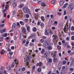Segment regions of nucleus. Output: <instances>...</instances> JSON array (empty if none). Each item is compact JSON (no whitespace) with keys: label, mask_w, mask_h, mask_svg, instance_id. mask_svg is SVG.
I'll list each match as a JSON object with an SVG mask.
<instances>
[{"label":"nucleus","mask_w":74,"mask_h":74,"mask_svg":"<svg viewBox=\"0 0 74 74\" xmlns=\"http://www.w3.org/2000/svg\"><path fill=\"white\" fill-rule=\"evenodd\" d=\"M55 3V1H53L51 2V3L52 4H54Z\"/></svg>","instance_id":"37998d69"},{"label":"nucleus","mask_w":74,"mask_h":74,"mask_svg":"<svg viewBox=\"0 0 74 74\" xmlns=\"http://www.w3.org/2000/svg\"><path fill=\"white\" fill-rule=\"evenodd\" d=\"M32 31L34 32H36L37 31V29L36 28H34L33 29Z\"/></svg>","instance_id":"f704fd0d"},{"label":"nucleus","mask_w":74,"mask_h":74,"mask_svg":"<svg viewBox=\"0 0 74 74\" xmlns=\"http://www.w3.org/2000/svg\"><path fill=\"white\" fill-rule=\"evenodd\" d=\"M9 54L10 55H12V54H13V52H9Z\"/></svg>","instance_id":"79ce46f5"},{"label":"nucleus","mask_w":74,"mask_h":74,"mask_svg":"<svg viewBox=\"0 0 74 74\" xmlns=\"http://www.w3.org/2000/svg\"><path fill=\"white\" fill-rule=\"evenodd\" d=\"M41 19L42 21H44V17L43 16H41Z\"/></svg>","instance_id":"7c9ffc66"},{"label":"nucleus","mask_w":74,"mask_h":74,"mask_svg":"<svg viewBox=\"0 0 74 74\" xmlns=\"http://www.w3.org/2000/svg\"><path fill=\"white\" fill-rule=\"evenodd\" d=\"M52 59L49 58L48 61V62L50 63H52Z\"/></svg>","instance_id":"6ab92c4d"},{"label":"nucleus","mask_w":74,"mask_h":74,"mask_svg":"<svg viewBox=\"0 0 74 74\" xmlns=\"http://www.w3.org/2000/svg\"><path fill=\"white\" fill-rule=\"evenodd\" d=\"M3 38H1V37H0V41H3Z\"/></svg>","instance_id":"6e6d98bb"},{"label":"nucleus","mask_w":74,"mask_h":74,"mask_svg":"<svg viewBox=\"0 0 74 74\" xmlns=\"http://www.w3.org/2000/svg\"><path fill=\"white\" fill-rule=\"evenodd\" d=\"M14 66H15V62H13L12 63V67H14Z\"/></svg>","instance_id":"72a5a7b5"},{"label":"nucleus","mask_w":74,"mask_h":74,"mask_svg":"<svg viewBox=\"0 0 74 74\" xmlns=\"http://www.w3.org/2000/svg\"><path fill=\"white\" fill-rule=\"evenodd\" d=\"M49 33H50V35H52L53 34V32L51 30H50L49 31Z\"/></svg>","instance_id":"5701e85b"},{"label":"nucleus","mask_w":74,"mask_h":74,"mask_svg":"<svg viewBox=\"0 0 74 74\" xmlns=\"http://www.w3.org/2000/svg\"><path fill=\"white\" fill-rule=\"evenodd\" d=\"M64 15H66V11L64 10Z\"/></svg>","instance_id":"13d9d810"},{"label":"nucleus","mask_w":74,"mask_h":74,"mask_svg":"<svg viewBox=\"0 0 74 74\" xmlns=\"http://www.w3.org/2000/svg\"><path fill=\"white\" fill-rule=\"evenodd\" d=\"M47 38V37L45 36H43V37H42V38H43V39H46Z\"/></svg>","instance_id":"864d4df0"},{"label":"nucleus","mask_w":74,"mask_h":74,"mask_svg":"<svg viewBox=\"0 0 74 74\" xmlns=\"http://www.w3.org/2000/svg\"><path fill=\"white\" fill-rule=\"evenodd\" d=\"M4 73L5 74H8V73H7V71L5 70H4Z\"/></svg>","instance_id":"69168bd1"},{"label":"nucleus","mask_w":74,"mask_h":74,"mask_svg":"<svg viewBox=\"0 0 74 74\" xmlns=\"http://www.w3.org/2000/svg\"><path fill=\"white\" fill-rule=\"evenodd\" d=\"M44 53H45V49L43 48L42 49L41 51L40 52V53L42 55H43Z\"/></svg>","instance_id":"9d476101"},{"label":"nucleus","mask_w":74,"mask_h":74,"mask_svg":"<svg viewBox=\"0 0 74 74\" xmlns=\"http://www.w3.org/2000/svg\"><path fill=\"white\" fill-rule=\"evenodd\" d=\"M12 3L13 7H15V6H16V2L15 1H12Z\"/></svg>","instance_id":"39448f33"},{"label":"nucleus","mask_w":74,"mask_h":74,"mask_svg":"<svg viewBox=\"0 0 74 74\" xmlns=\"http://www.w3.org/2000/svg\"><path fill=\"white\" fill-rule=\"evenodd\" d=\"M22 32L23 33H26V30L25 29H23L22 30Z\"/></svg>","instance_id":"b1692460"},{"label":"nucleus","mask_w":74,"mask_h":74,"mask_svg":"<svg viewBox=\"0 0 74 74\" xmlns=\"http://www.w3.org/2000/svg\"><path fill=\"white\" fill-rule=\"evenodd\" d=\"M73 64H74V62H73V61H72L71 62V64H70V66H72V65H73Z\"/></svg>","instance_id":"473e14b6"},{"label":"nucleus","mask_w":74,"mask_h":74,"mask_svg":"<svg viewBox=\"0 0 74 74\" xmlns=\"http://www.w3.org/2000/svg\"><path fill=\"white\" fill-rule=\"evenodd\" d=\"M35 19H38V15H36L35 16Z\"/></svg>","instance_id":"4c0bfd02"},{"label":"nucleus","mask_w":74,"mask_h":74,"mask_svg":"<svg viewBox=\"0 0 74 74\" xmlns=\"http://www.w3.org/2000/svg\"><path fill=\"white\" fill-rule=\"evenodd\" d=\"M15 30V28H12V29H11V30H10L9 32V33H10L11 32H13V31H14V30Z\"/></svg>","instance_id":"c9c22d12"},{"label":"nucleus","mask_w":74,"mask_h":74,"mask_svg":"<svg viewBox=\"0 0 74 74\" xmlns=\"http://www.w3.org/2000/svg\"><path fill=\"white\" fill-rule=\"evenodd\" d=\"M68 26H69V25H67V24H66L64 28H68Z\"/></svg>","instance_id":"de8ad7c7"},{"label":"nucleus","mask_w":74,"mask_h":74,"mask_svg":"<svg viewBox=\"0 0 74 74\" xmlns=\"http://www.w3.org/2000/svg\"><path fill=\"white\" fill-rule=\"evenodd\" d=\"M53 58H55L56 57V53L55 52H54V53H53Z\"/></svg>","instance_id":"2f4dec72"},{"label":"nucleus","mask_w":74,"mask_h":74,"mask_svg":"<svg viewBox=\"0 0 74 74\" xmlns=\"http://www.w3.org/2000/svg\"><path fill=\"white\" fill-rule=\"evenodd\" d=\"M41 21L39 20L38 21V22L37 23V25L38 26L40 25V23H41Z\"/></svg>","instance_id":"a878e982"},{"label":"nucleus","mask_w":74,"mask_h":74,"mask_svg":"<svg viewBox=\"0 0 74 74\" xmlns=\"http://www.w3.org/2000/svg\"><path fill=\"white\" fill-rule=\"evenodd\" d=\"M17 25L18 26V28H20L21 27V25H20V24L18 22H16Z\"/></svg>","instance_id":"aec40b11"},{"label":"nucleus","mask_w":74,"mask_h":74,"mask_svg":"<svg viewBox=\"0 0 74 74\" xmlns=\"http://www.w3.org/2000/svg\"><path fill=\"white\" fill-rule=\"evenodd\" d=\"M8 34V33H6L5 34H3L2 35V37H6L7 36V35Z\"/></svg>","instance_id":"ddd939ff"},{"label":"nucleus","mask_w":74,"mask_h":74,"mask_svg":"<svg viewBox=\"0 0 74 74\" xmlns=\"http://www.w3.org/2000/svg\"><path fill=\"white\" fill-rule=\"evenodd\" d=\"M23 10L25 13V14H30V10L26 8H24L23 9Z\"/></svg>","instance_id":"f03ea898"},{"label":"nucleus","mask_w":74,"mask_h":74,"mask_svg":"<svg viewBox=\"0 0 74 74\" xmlns=\"http://www.w3.org/2000/svg\"><path fill=\"white\" fill-rule=\"evenodd\" d=\"M7 69L8 70H10L11 67H10V66L8 65L7 66Z\"/></svg>","instance_id":"a211bd4d"},{"label":"nucleus","mask_w":74,"mask_h":74,"mask_svg":"<svg viewBox=\"0 0 74 74\" xmlns=\"http://www.w3.org/2000/svg\"><path fill=\"white\" fill-rule=\"evenodd\" d=\"M25 67H23L22 68V70L23 71H25Z\"/></svg>","instance_id":"0e129e2a"},{"label":"nucleus","mask_w":74,"mask_h":74,"mask_svg":"<svg viewBox=\"0 0 74 74\" xmlns=\"http://www.w3.org/2000/svg\"><path fill=\"white\" fill-rule=\"evenodd\" d=\"M26 18H29V14H27L26 15Z\"/></svg>","instance_id":"338daca9"},{"label":"nucleus","mask_w":74,"mask_h":74,"mask_svg":"<svg viewBox=\"0 0 74 74\" xmlns=\"http://www.w3.org/2000/svg\"><path fill=\"white\" fill-rule=\"evenodd\" d=\"M70 55L71 56H72V55H74V51L71 52Z\"/></svg>","instance_id":"c03bdc74"},{"label":"nucleus","mask_w":74,"mask_h":74,"mask_svg":"<svg viewBox=\"0 0 74 74\" xmlns=\"http://www.w3.org/2000/svg\"><path fill=\"white\" fill-rule=\"evenodd\" d=\"M14 46H12L11 47V49H12L13 50H14Z\"/></svg>","instance_id":"680f3d73"},{"label":"nucleus","mask_w":74,"mask_h":74,"mask_svg":"<svg viewBox=\"0 0 74 74\" xmlns=\"http://www.w3.org/2000/svg\"><path fill=\"white\" fill-rule=\"evenodd\" d=\"M22 71L21 70V69H19L18 71H16L17 74H22Z\"/></svg>","instance_id":"f8f14e48"},{"label":"nucleus","mask_w":74,"mask_h":74,"mask_svg":"<svg viewBox=\"0 0 74 74\" xmlns=\"http://www.w3.org/2000/svg\"><path fill=\"white\" fill-rule=\"evenodd\" d=\"M73 7H74V5L73 4H71L68 6V9L69 11H71L73 9Z\"/></svg>","instance_id":"7ed1b4c3"},{"label":"nucleus","mask_w":74,"mask_h":74,"mask_svg":"<svg viewBox=\"0 0 74 74\" xmlns=\"http://www.w3.org/2000/svg\"><path fill=\"white\" fill-rule=\"evenodd\" d=\"M71 39L72 40H74V36H72L71 37Z\"/></svg>","instance_id":"603ef678"},{"label":"nucleus","mask_w":74,"mask_h":74,"mask_svg":"<svg viewBox=\"0 0 74 74\" xmlns=\"http://www.w3.org/2000/svg\"><path fill=\"white\" fill-rule=\"evenodd\" d=\"M71 45H72V46H74V42L71 43Z\"/></svg>","instance_id":"774afa93"},{"label":"nucleus","mask_w":74,"mask_h":74,"mask_svg":"<svg viewBox=\"0 0 74 74\" xmlns=\"http://www.w3.org/2000/svg\"><path fill=\"white\" fill-rule=\"evenodd\" d=\"M42 2L41 1H39L38 2V4L40 5H41Z\"/></svg>","instance_id":"c756f323"},{"label":"nucleus","mask_w":74,"mask_h":74,"mask_svg":"<svg viewBox=\"0 0 74 74\" xmlns=\"http://www.w3.org/2000/svg\"><path fill=\"white\" fill-rule=\"evenodd\" d=\"M64 2H65V1L64 0L61 1L60 2V6H62V5H63Z\"/></svg>","instance_id":"423d86ee"},{"label":"nucleus","mask_w":74,"mask_h":74,"mask_svg":"<svg viewBox=\"0 0 74 74\" xmlns=\"http://www.w3.org/2000/svg\"><path fill=\"white\" fill-rule=\"evenodd\" d=\"M41 6L42 7H45V6H46V5L45 4V2H42V4H41Z\"/></svg>","instance_id":"2eb2a0df"},{"label":"nucleus","mask_w":74,"mask_h":74,"mask_svg":"<svg viewBox=\"0 0 74 74\" xmlns=\"http://www.w3.org/2000/svg\"><path fill=\"white\" fill-rule=\"evenodd\" d=\"M14 62H15L16 64H18V60H14Z\"/></svg>","instance_id":"cd10ccee"},{"label":"nucleus","mask_w":74,"mask_h":74,"mask_svg":"<svg viewBox=\"0 0 74 74\" xmlns=\"http://www.w3.org/2000/svg\"><path fill=\"white\" fill-rule=\"evenodd\" d=\"M27 53L28 54H29V55H31V53H32V50H28V53Z\"/></svg>","instance_id":"4468645a"},{"label":"nucleus","mask_w":74,"mask_h":74,"mask_svg":"<svg viewBox=\"0 0 74 74\" xmlns=\"http://www.w3.org/2000/svg\"><path fill=\"white\" fill-rule=\"evenodd\" d=\"M25 42H26V40H23V42H22V44L25 43Z\"/></svg>","instance_id":"5fc2aeb1"},{"label":"nucleus","mask_w":74,"mask_h":74,"mask_svg":"<svg viewBox=\"0 0 74 74\" xmlns=\"http://www.w3.org/2000/svg\"><path fill=\"white\" fill-rule=\"evenodd\" d=\"M64 31V32H67L69 30V28H64L63 29Z\"/></svg>","instance_id":"f3484780"},{"label":"nucleus","mask_w":74,"mask_h":74,"mask_svg":"<svg viewBox=\"0 0 74 74\" xmlns=\"http://www.w3.org/2000/svg\"><path fill=\"white\" fill-rule=\"evenodd\" d=\"M67 45V42H65L64 45V46H66Z\"/></svg>","instance_id":"e2e57ef3"},{"label":"nucleus","mask_w":74,"mask_h":74,"mask_svg":"<svg viewBox=\"0 0 74 74\" xmlns=\"http://www.w3.org/2000/svg\"><path fill=\"white\" fill-rule=\"evenodd\" d=\"M9 59H10V60H12V59H13V58L12 57H11V56H9Z\"/></svg>","instance_id":"e433bc0d"},{"label":"nucleus","mask_w":74,"mask_h":74,"mask_svg":"<svg viewBox=\"0 0 74 74\" xmlns=\"http://www.w3.org/2000/svg\"><path fill=\"white\" fill-rule=\"evenodd\" d=\"M57 60H58V59L56 58H54L53 59V61L54 62H56Z\"/></svg>","instance_id":"bb28decb"},{"label":"nucleus","mask_w":74,"mask_h":74,"mask_svg":"<svg viewBox=\"0 0 74 74\" xmlns=\"http://www.w3.org/2000/svg\"><path fill=\"white\" fill-rule=\"evenodd\" d=\"M44 40L43 39H41L40 40V42L42 43L44 42Z\"/></svg>","instance_id":"49530a36"},{"label":"nucleus","mask_w":74,"mask_h":74,"mask_svg":"<svg viewBox=\"0 0 74 74\" xmlns=\"http://www.w3.org/2000/svg\"><path fill=\"white\" fill-rule=\"evenodd\" d=\"M20 23L21 25H22V26L25 25V23H24L22 21H20Z\"/></svg>","instance_id":"412c9836"},{"label":"nucleus","mask_w":74,"mask_h":74,"mask_svg":"<svg viewBox=\"0 0 74 74\" xmlns=\"http://www.w3.org/2000/svg\"><path fill=\"white\" fill-rule=\"evenodd\" d=\"M37 70L38 72H40V71H41V69L38 68L37 69Z\"/></svg>","instance_id":"c85d7f7f"},{"label":"nucleus","mask_w":74,"mask_h":74,"mask_svg":"<svg viewBox=\"0 0 74 74\" xmlns=\"http://www.w3.org/2000/svg\"><path fill=\"white\" fill-rule=\"evenodd\" d=\"M7 51H8V52H10V51H11V50L10 49V48H8V49Z\"/></svg>","instance_id":"bf43d9fd"},{"label":"nucleus","mask_w":74,"mask_h":74,"mask_svg":"<svg viewBox=\"0 0 74 74\" xmlns=\"http://www.w3.org/2000/svg\"><path fill=\"white\" fill-rule=\"evenodd\" d=\"M44 44L45 45V47L47 48H48V50H51L52 49V46H51V44L49 42H44Z\"/></svg>","instance_id":"f257e3e1"},{"label":"nucleus","mask_w":74,"mask_h":74,"mask_svg":"<svg viewBox=\"0 0 74 74\" xmlns=\"http://www.w3.org/2000/svg\"><path fill=\"white\" fill-rule=\"evenodd\" d=\"M30 56H27V57L26 58V61L27 62H30Z\"/></svg>","instance_id":"20e7f679"},{"label":"nucleus","mask_w":74,"mask_h":74,"mask_svg":"<svg viewBox=\"0 0 74 74\" xmlns=\"http://www.w3.org/2000/svg\"><path fill=\"white\" fill-rule=\"evenodd\" d=\"M48 30L47 29H45V33L46 35H48L49 34V32H48Z\"/></svg>","instance_id":"dca6fc26"},{"label":"nucleus","mask_w":74,"mask_h":74,"mask_svg":"<svg viewBox=\"0 0 74 74\" xmlns=\"http://www.w3.org/2000/svg\"><path fill=\"white\" fill-rule=\"evenodd\" d=\"M67 5V4H65L63 6L64 8H66V6Z\"/></svg>","instance_id":"8fccbe9b"},{"label":"nucleus","mask_w":74,"mask_h":74,"mask_svg":"<svg viewBox=\"0 0 74 74\" xmlns=\"http://www.w3.org/2000/svg\"><path fill=\"white\" fill-rule=\"evenodd\" d=\"M40 26L41 27H44V24L43 23H40Z\"/></svg>","instance_id":"4be33fe9"},{"label":"nucleus","mask_w":74,"mask_h":74,"mask_svg":"<svg viewBox=\"0 0 74 74\" xmlns=\"http://www.w3.org/2000/svg\"><path fill=\"white\" fill-rule=\"evenodd\" d=\"M28 19L27 18H26L25 19H24V21L25 22H28Z\"/></svg>","instance_id":"09e8293b"},{"label":"nucleus","mask_w":74,"mask_h":74,"mask_svg":"<svg viewBox=\"0 0 74 74\" xmlns=\"http://www.w3.org/2000/svg\"><path fill=\"white\" fill-rule=\"evenodd\" d=\"M33 37V35H32L31 36H29V37L28 38L29 39H30L32 38Z\"/></svg>","instance_id":"58836bf2"},{"label":"nucleus","mask_w":74,"mask_h":74,"mask_svg":"<svg viewBox=\"0 0 74 74\" xmlns=\"http://www.w3.org/2000/svg\"><path fill=\"white\" fill-rule=\"evenodd\" d=\"M58 38V37H57V36H56L55 37H54V38H53V40H56V39H57V38Z\"/></svg>","instance_id":"a18cd8bd"},{"label":"nucleus","mask_w":74,"mask_h":74,"mask_svg":"<svg viewBox=\"0 0 74 74\" xmlns=\"http://www.w3.org/2000/svg\"><path fill=\"white\" fill-rule=\"evenodd\" d=\"M42 65V63L40 62L37 63L36 64V66H41Z\"/></svg>","instance_id":"1a4fd4ad"},{"label":"nucleus","mask_w":74,"mask_h":74,"mask_svg":"<svg viewBox=\"0 0 74 74\" xmlns=\"http://www.w3.org/2000/svg\"><path fill=\"white\" fill-rule=\"evenodd\" d=\"M16 14V12H15V11H14L13 12V13H12L13 15H15V14Z\"/></svg>","instance_id":"052dcab7"},{"label":"nucleus","mask_w":74,"mask_h":74,"mask_svg":"<svg viewBox=\"0 0 74 74\" xmlns=\"http://www.w3.org/2000/svg\"><path fill=\"white\" fill-rule=\"evenodd\" d=\"M57 48L58 49H61V47L59 45H58L57 46Z\"/></svg>","instance_id":"a19ab883"},{"label":"nucleus","mask_w":74,"mask_h":74,"mask_svg":"<svg viewBox=\"0 0 74 74\" xmlns=\"http://www.w3.org/2000/svg\"><path fill=\"white\" fill-rule=\"evenodd\" d=\"M20 39L22 41L23 40V39H24V36L22 33H21L20 34Z\"/></svg>","instance_id":"0eeeda50"},{"label":"nucleus","mask_w":74,"mask_h":74,"mask_svg":"<svg viewBox=\"0 0 74 74\" xmlns=\"http://www.w3.org/2000/svg\"><path fill=\"white\" fill-rule=\"evenodd\" d=\"M24 5L23 3H21L20 5H19V7L20 8H22L23 7V6Z\"/></svg>","instance_id":"393cba45"},{"label":"nucleus","mask_w":74,"mask_h":74,"mask_svg":"<svg viewBox=\"0 0 74 74\" xmlns=\"http://www.w3.org/2000/svg\"><path fill=\"white\" fill-rule=\"evenodd\" d=\"M36 67V66H34L32 67V69L33 70H35V68Z\"/></svg>","instance_id":"4d7b16f0"},{"label":"nucleus","mask_w":74,"mask_h":74,"mask_svg":"<svg viewBox=\"0 0 74 74\" xmlns=\"http://www.w3.org/2000/svg\"><path fill=\"white\" fill-rule=\"evenodd\" d=\"M6 29H3L2 30L3 32H6Z\"/></svg>","instance_id":"3c124183"},{"label":"nucleus","mask_w":74,"mask_h":74,"mask_svg":"<svg viewBox=\"0 0 74 74\" xmlns=\"http://www.w3.org/2000/svg\"><path fill=\"white\" fill-rule=\"evenodd\" d=\"M44 55L46 58L47 60H48V58H49V57H48V54L47 53H44Z\"/></svg>","instance_id":"6e6552de"},{"label":"nucleus","mask_w":74,"mask_h":74,"mask_svg":"<svg viewBox=\"0 0 74 74\" xmlns=\"http://www.w3.org/2000/svg\"><path fill=\"white\" fill-rule=\"evenodd\" d=\"M62 63L64 64H65L66 63V61L64 60L62 61Z\"/></svg>","instance_id":"ea45409f"},{"label":"nucleus","mask_w":74,"mask_h":74,"mask_svg":"<svg viewBox=\"0 0 74 74\" xmlns=\"http://www.w3.org/2000/svg\"><path fill=\"white\" fill-rule=\"evenodd\" d=\"M17 27H18V26L16 24H13L12 28H17Z\"/></svg>","instance_id":"9b49d317"}]
</instances>
